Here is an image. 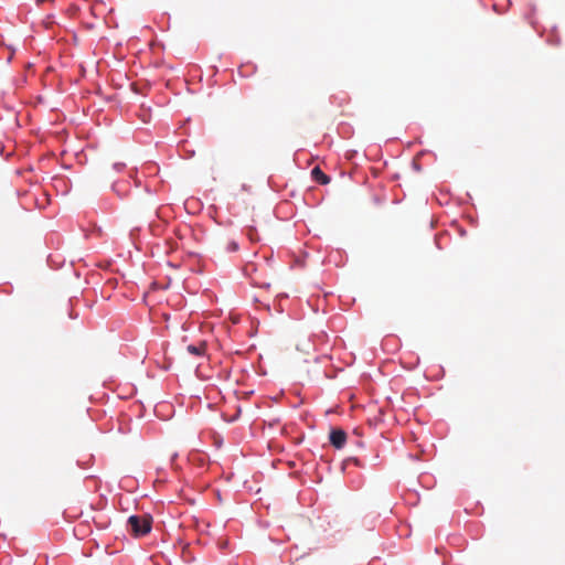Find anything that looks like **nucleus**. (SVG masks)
I'll use <instances>...</instances> for the list:
<instances>
[{"label": "nucleus", "instance_id": "obj_1", "mask_svg": "<svg viewBox=\"0 0 565 565\" xmlns=\"http://www.w3.org/2000/svg\"><path fill=\"white\" fill-rule=\"evenodd\" d=\"M152 518L150 515H131L128 525L134 536L139 537L148 534L151 530Z\"/></svg>", "mask_w": 565, "mask_h": 565}, {"label": "nucleus", "instance_id": "obj_2", "mask_svg": "<svg viewBox=\"0 0 565 565\" xmlns=\"http://www.w3.org/2000/svg\"><path fill=\"white\" fill-rule=\"evenodd\" d=\"M329 440L334 448L341 449L345 445L347 433L343 429H332Z\"/></svg>", "mask_w": 565, "mask_h": 565}, {"label": "nucleus", "instance_id": "obj_3", "mask_svg": "<svg viewBox=\"0 0 565 565\" xmlns=\"http://www.w3.org/2000/svg\"><path fill=\"white\" fill-rule=\"evenodd\" d=\"M216 344H217L216 341H213L211 344H209L206 341H203L200 348H196L194 345H189L188 350L190 353L198 354V353H201V351L222 349L221 347H217Z\"/></svg>", "mask_w": 565, "mask_h": 565}, {"label": "nucleus", "instance_id": "obj_4", "mask_svg": "<svg viewBox=\"0 0 565 565\" xmlns=\"http://www.w3.org/2000/svg\"><path fill=\"white\" fill-rule=\"evenodd\" d=\"M311 177L320 184H328L330 182V178L319 167L312 169Z\"/></svg>", "mask_w": 565, "mask_h": 565}, {"label": "nucleus", "instance_id": "obj_5", "mask_svg": "<svg viewBox=\"0 0 565 565\" xmlns=\"http://www.w3.org/2000/svg\"><path fill=\"white\" fill-rule=\"evenodd\" d=\"M408 359L403 360L399 359V363L406 370H413L419 362V358L417 355H406Z\"/></svg>", "mask_w": 565, "mask_h": 565}, {"label": "nucleus", "instance_id": "obj_6", "mask_svg": "<svg viewBox=\"0 0 565 565\" xmlns=\"http://www.w3.org/2000/svg\"><path fill=\"white\" fill-rule=\"evenodd\" d=\"M224 252H236L238 250V244L235 241H228L223 247Z\"/></svg>", "mask_w": 565, "mask_h": 565}, {"label": "nucleus", "instance_id": "obj_7", "mask_svg": "<svg viewBox=\"0 0 565 565\" xmlns=\"http://www.w3.org/2000/svg\"><path fill=\"white\" fill-rule=\"evenodd\" d=\"M196 374L198 376H201V377H211L212 375H209V374H205L204 370H203V363H200L196 367Z\"/></svg>", "mask_w": 565, "mask_h": 565}, {"label": "nucleus", "instance_id": "obj_8", "mask_svg": "<svg viewBox=\"0 0 565 565\" xmlns=\"http://www.w3.org/2000/svg\"><path fill=\"white\" fill-rule=\"evenodd\" d=\"M161 359H162V362L160 361H157V363L162 367V369H168L170 366V362L167 363V356L166 355H161Z\"/></svg>", "mask_w": 565, "mask_h": 565}, {"label": "nucleus", "instance_id": "obj_9", "mask_svg": "<svg viewBox=\"0 0 565 565\" xmlns=\"http://www.w3.org/2000/svg\"><path fill=\"white\" fill-rule=\"evenodd\" d=\"M83 156H84V154H83L82 152L76 153V159H77V161H78L79 163H83V161H82V157H83Z\"/></svg>", "mask_w": 565, "mask_h": 565}, {"label": "nucleus", "instance_id": "obj_10", "mask_svg": "<svg viewBox=\"0 0 565 565\" xmlns=\"http://www.w3.org/2000/svg\"><path fill=\"white\" fill-rule=\"evenodd\" d=\"M201 356H202L203 359H205L207 362H210V361H211V355L203 354V355H201Z\"/></svg>", "mask_w": 565, "mask_h": 565}, {"label": "nucleus", "instance_id": "obj_11", "mask_svg": "<svg viewBox=\"0 0 565 565\" xmlns=\"http://www.w3.org/2000/svg\"><path fill=\"white\" fill-rule=\"evenodd\" d=\"M297 350H300V351H308L309 349L306 348V347H297Z\"/></svg>", "mask_w": 565, "mask_h": 565}, {"label": "nucleus", "instance_id": "obj_12", "mask_svg": "<svg viewBox=\"0 0 565 565\" xmlns=\"http://www.w3.org/2000/svg\"><path fill=\"white\" fill-rule=\"evenodd\" d=\"M324 358H326L327 360H329V361H331V360H332V355H324Z\"/></svg>", "mask_w": 565, "mask_h": 565}]
</instances>
